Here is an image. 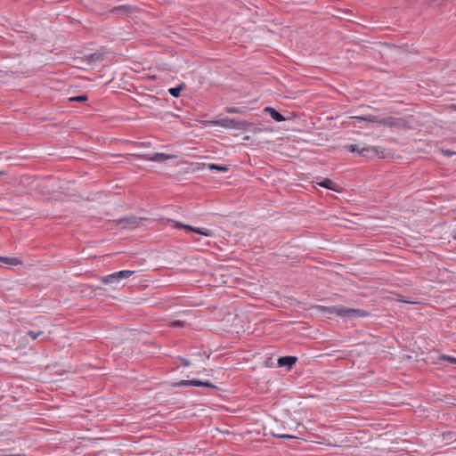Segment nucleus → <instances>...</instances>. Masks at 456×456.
<instances>
[{
    "instance_id": "9b49d317",
    "label": "nucleus",
    "mask_w": 456,
    "mask_h": 456,
    "mask_svg": "<svg viewBox=\"0 0 456 456\" xmlns=\"http://www.w3.org/2000/svg\"><path fill=\"white\" fill-rule=\"evenodd\" d=\"M355 122L354 126H357L359 123H362L363 121H369V122H377V118L369 116V117H354V118Z\"/></svg>"
},
{
    "instance_id": "a211bd4d",
    "label": "nucleus",
    "mask_w": 456,
    "mask_h": 456,
    "mask_svg": "<svg viewBox=\"0 0 456 456\" xmlns=\"http://www.w3.org/2000/svg\"><path fill=\"white\" fill-rule=\"evenodd\" d=\"M87 100V96L85 95V94H82V95H78V96H76V97H70L69 98V101L71 102H85Z\"/></svg>"
},
{
    "instance_id": "f257e3e1",
    "label": "nucleus",
    "mask_w": 456,
    "mask_h": 456,
    "mask_svg": "<svg viewBox=\"0 0 456 456\" xmlns=\"http://www.w3.org/2000/svg\"><path fill=\"white\" fill-rule=\"evenodd\" d=\"M329 314H336L345 320H355L369 315V313L362 309L350 308L344 305H332L326 307Z\"/></svg>"
},
{
    "instance_id": "a878e982",
    "label": "nucleus",
    "mask_w": 456,
    "mask_h": 456,
    "mask_svg": "<svg viewBox=\"0 0 456 456\" xmlns=\"http://www.w3.org/2000/svg\"><path fill=\"white\" fill-rule=\"evenodd\" d=\"M1 456H26L25 454L18 453V454H9V455H1Z\"/></svg>"
},
{
    "instance_id": "4be33fe9",
    "label": "nucleus",
    "mask_w": 456,
    "mask_h": 456,
    "mask_svg": "<svg viewBox=\"0 0 456 456\" xmlns=\"http://www.w3.org/2000/svg\"><path fill=\"white\" fill-rule=\"evenodd\" d=\"M399 301H402V302H404V303H408V304H415L416 302L413 301V300H411V299H406L403 296H400L399 298H398Z\"/></svg>"
},
{
    "instance_id": "423d86ee",
    "label": "nucleus",
    "mask_w": 456,
    "mask_h": 456,
    "mask_svg": "<svg viewBox=\"0 0 456 456\" xmlns=\"http://www.w3.org/2000/svg\"><path fill=\"white\" fill-rule=\"evenodd\" d=\"M142 222V218H138L136 216H128L120 221V223L123 224L124 227L129 228V229H134L140 227L141 224Z\"/></svg>"
},
{
    "instance_id": "0eeeda50",
    "label": "nucleus",
    "mask_w": 456,
    "mask_h": 456,
    "mask_svg": "<svg viewBox=\"0 0 456 456\" xmlns=\"http://www.w3.org/2000/svg\"><path fill=\"white\" fill-rule=\"evenodd\" d=\"M181 387L194 386V387H214L208 381H200L199 379L182 380L179 383Z\"/></svg>"
},
{
    "instance_id": "4468645a",
    "label": "nucleus",
    "mask_w": 456,
    "mask_h": 456,
    "mask_svg": "<svg viewBox=\"0 0 456 456\" xmlns=\"http://www.w3.org/2000/svg\"><path fill=\"white\" fill-rule=\"evenodd\" d=\"M208 167L210 170L216 169V170L222 171V172H225L228 169V167L225 166H219L216 164H208Z\"/></svg>"
},
{
    "instance_id": "cd10ccee",
    "label": "nucleus",
    "mask_w": 456,
    "mask_h": 456,
    "mask_svg": "<svg viewBox=\"0 0 456 456\" xmlns=\"http://www.w3.org/2000/svg\"><path fill=\"white\" fill-rule=\"evenodd\" d=\"M4 173L0 171V175H2Z\"/></svg>"
},
{
    "instance_id": "412c9836",
    "label": "nucleus",
    "mask_w": 456,
    "mask_h": 456,
    "mask_svg": "<svg viewBox=\"0 0 456 456\" xmlns=\"http://www.w3.org/2000/svg\"><path fill=\"white\" fill-rule=\"evenodd\" d=\"M442 153L446 157H452L456 154V151H452L450 150H442Z\"/></svg>"
},
{
    "instance_id": "b1692460",
    "label": "nucleus",
    "mask_w": 456,
    "mask_h": 456,
    "mask_svg": "<svg viewBox=\"0 0 456 456\" xmlns=\"http://www.w3.org/2000/svg\"><path fill=\"white\" fill-rule=\"evenodd\" d=\"M179 360H180V362H181V364H182L183 366H184V367H188V366H190V362H189L187 359H185V358H180Z\"/></svg>"
},
{
    "instance_id": "7ed1b4c3",
    "label": "nucleus",
    "mask_w": 456,
    "mask_h": 456,
    "mask_svg": "<svg viewBox=\"0 0 456 456\" xmlns=\"http://www.w3.org/2000/svg\"><path fill=\"white\" fill-rule=\"evenodd\" d=\"M134 271L123 270L111 274L106 275L102 278V282L105 284L118 283L119 281L129 278L134 274Z\"/></svg>"
},
{
    "instance_id": "bb28decb",
    "label": "nucleus",
    "mask_w": 456,
    "mask_h": 456,
    "mask_svg": "<svg viewBox=\"0 0 456 456\" xmlns=\"http://www.w3.org/2000/svg\"><path fill=\"white\" fill-rule=\"evenodd\" d=\"M453 239H454V240H456V234H455V235H453Z\"/></svg>"
},
{
    "instance_id": "f8f14e48",
    "label": "nucleus",
    "mask_w": 456,
    "mask_h": 456,
    "mask_svg": "<svg viewBox=\"0 0 456 456\" xmlns=\"http://www.w3.org/2000/svg\"><path fill=\"white\" fill-rule=\"evenodd\" d=\"M0 261L4 262V264L11 265H16L20 264V261L16 257L0 256Z\"/></svg>"
},
{
    "instance_id": "39448f33",
    "label": "nucleus",
    "mask_w": 456,
    "mask_h": 456,
    "mask_svg": "<svg viewBox=\"0 0 456 456\" xmlns=\"http://www.w3.org/2000/svg\"><path fill=\"white\" fill-rule=\"evenodd\" d=\"M204 123L206 126H221L225 128L239 127V122L228 118L218 120H208ZM240 125H243V123L240 122Z\"/></svg>"
},
{
    "instance_id": "aec40b11",
    "label": "nucleus",
    "mask_w": 456,
    "mask_h": 456,
    "mask_svg": "<svg viewBox=\"0 0 456 456\" xmlns=\"http://www.w3.org/2000/svg\"><path fill=\"white\" fill-rule=\"evenodd\" d=\"M183 325V322L182 321H174V322H170V326L173 328L182 327Z\"/></svg>"
},
{
    "instance_id": "f03ea898",
    "label": "nucleus",
    "mask_w": 456,
    "mask_h": 456,
    "mask_svg": "<svg viewBox=\"0 0 456 456\" xmlns=\"http://www.w3.org/2000/svg\"><path fill=\"white\" fill-rule=\"evenodd\" d=\"M346 148L351 152H356L360 156H368L369 154L384 158V150L379 146H365L363 144H347Z\"/></svg>"
},
{
    "instance_id": "9d476101",
    "label": "nucleus",
    "mask_w": 456,
    "mask_h": 456,
    "mask_svg": "<svg viewBox=\"0 0 456 456\" xmlns=\"http://www.w3.org/2000/svg\"><path fill=\"white\" fill-rule=\"evenodd\" d=\"M265 111L269 113L271 118L277 122H281L285 120L284 117L272 107H266L265 109Z\"/></svg>"
},
{
    "instance_id": "2eb2a0df",
    "label": "nucleus",
    "mask_w": 456,
    "mask_h": 456,
    "mask_svg": "<svg viewBox=\"0 0 456 456\" xmlns=\"http://www.w3.org/2000/svg\"><path fill=\"white\" fill-rule=\"evenodd\" d=\"M318 184L323 188L332 189L331 188L332 181L329 178H326L322 182L318 183Z\"/></svg>"
},
{
    "instance_id": "dca6fc26",
    "label": "nucleus",
    "mask_w": 456,
    "mask_h": 456,
    "mask_svg": "<svg viewBox=\"0 0 456 456\" xmlns=\"http://www.w3.org/2000/svg\"><path fill=\"white\" fill-rule=\"evenodd\" d=\"M440 360H446L451 363L456 364V357L451 355L442 354L440 355Z\"/></svg>"
},
{
    "instance_id": "ddd939ff",
    "label": "nucleus",
    "mask_w": 456,
    "mask_h": 456,
    "mask_svg": "<svg viewBox=\"0 0 456 456\" xmlns=\"http://www.w3.org/2000/svg\"><path fill=\"white\" fill-rule=\"evenodd\" d=\"M183 89V85H179L175 87L169 88L168 92L173 97H178L180 95L181 91Z\"/></svg>"
},
{
    "instance_id": "20e7f679",
    "label": "nucleus",
    "mask_w": 456,
    "mask_h": 456,
    "mask_svg": "<svg viewBox=\"0 0 456 456\" xmlns=\"http://www.w3.org/2000/svg\"><path fill=\"white\" fill-rule=\"evenodd\" d=\"M174 223H175V226L176 228H183V229L186 230L187 232H193L198 234L203 235L205 237H210V238L215 236L213 231L207 229V228L192 227L191 225L183 224L179 222H174Z\"/></svg>"
},
{
    "instance_id": "1a4fd4ad",
    "label": "nucleus",
    "mask_w": 456,
    "mask_h": 456,
    "mask_svg": "<svg viewBox=\"0 0 456 456\" xmlns=\"http://www.w3.org/2000/svg\"><path fill=\"white\" fill-rule=\"evenodd\" d=\"M174 155H168L165 153H155L151 157L147 158L146 159L155 161V162H164L167 159H174Z\"/></svg>"
},
{
    "instance_id": "6e6552de",
    "label": "nucleus",
    "mask_w": 456,
    "mask_h": 456,
    "mask_svg": "<svg viewBox=\"0 0 456 456\" xmlns=\"http://www.w3.org/2000/svg\"><path fill=\"white\" fill-rule=\"evenodd\" d=\"M297 361V358L296 356H282L278 359L277 362L281 367L286 366L290 369Z\"/></svg>"
},
{
    "instance_id": "f3484780",
    "label": "nucleus",
    "mask_w": 456,
    "mask_h": 456,
    "mask_svg": "<svg viewBox=\"0 0 456 456\" xmlns=\"http://www.w3.org/2000/svg\"><path fill=\"white\" fill-rule=\"evenodd\" d=\"M42 334V331H33V330H29L28 332V336L32 339V340H35L37 339L40 335Z\"/></svg>"
},
{
    "instance_id": "5701e85b",
    "label": "nucleus",
    "mask_w": 456,
    "mask_h": 456,
    "mask_svg": "<svg viewBox=\"0 0 456 456\" xmlns=\"http://www.w3.org/2000/svg\"><path fill=\"white\" fill-rule=\"evenodd\" d=\"M226 111L228 113H240V110L238 108H234V107L227 108Z\"/></svg>"
},
{
    "instance_id": "393cba45",
    "label": "nucleus",
    "mask_w": 456,
    "mask_h": 456,
    "mask_svg": "<svg viewBox=\"0 0 456 456\" xmlns=\"http://www.w3.org/2000/svg\"><path fill=\"white\" fill-rule=\"evenodd\" d=\"M383 123H384L385 125H387V126H393V125H394L392 118H389V119L384 120V121H383Z\"/></svg>"
},
{
    "instance_id": "6ab92c4d",
    "label": "nucleus",
    "mask_w": 456,
    "mask_h": 456,
    "mask_svg": "<svg viewBox=\"0 0 456 456\" xmlns=\"http://www.w3.org/2000/svg\"><path fill=\"white\" fill-rule=\"evenodd\" d=\"M276 437H279V438H285V439H293V438H296L297 436H291V435H287V434H276L274 435Z\"/></svg>"
}]
</instances>
